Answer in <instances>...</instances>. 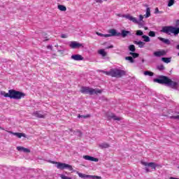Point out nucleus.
Listing matches in <instances>:
<instances>
[{"mask_svg": "<svg viewBox=\"0 0 179 179\" xmlns=\"http://www.w3.org/2000/svg\"><path fill=\"white\" fill-rule=\"evenodd\" d=\"M90 178H92V179H101V176L90 175Z\"/></svg>", "mask_w": 179, "mask_h": 179, "instance_id": "34", "label": "nucleus"}, {"mask_svg": "<svg viewBox=\"0 0 179 179\" xmlns=\"http://www.w3.org/2000/svg\"><path fill=\"white\" fill-rule=\"evenodd\" d=\"M80 92L85 94H90L91 96L93 94H101L103 93V90H101L93 89L89 87H82Z\"/></svg>", "mask_w": 179, "mask_h": 179, "instance_id": "5", "label": "nucleus"}, {"mask_svg": "<svg viewBox=\"0 0 179 179\" xmlns=\"http://www.w3.org/2000/svg\"><path fill=\"white\" fill-rule=\"evenodd\" d=\"M145 171H146L147 173H149V171H150L149 169H148V168H145Z\"/></svg>", "mask_w": 179, "mask_h": 179, "instance_id": "49", "label": "nucleus"}, {"mask_svg": "<svg viewBox=\"0 0 179 179\" xmlns=\"http://www.w3.org/2000/svg\"><path fill=\"white\" fill-rule=\"evenodd\" d=\"M176 50H179V45H176Z\"/></svg>", "mask_w": 179, "mask_h": 179, "instance_id": "50", "label": "nucleus"}, {"mask_svg": "<svg viewBox=\"0 0 179 179\" xmlns=\"http://www.w3.org/2000/svg\"><path fill=\"white\" fill-rule=\"evenodd\" d=\"M99 148H101V149H107L110 148V144L107 143H103L99 145Z\"/></svg>", "mask_w": 179, "mask_h": 179, "instance_id": "22", "label": "nucleus"}, {"mask_svg": "<svg viewBox=\"0 0 179 179\" xmlns=\"http://www.w3.org/2000/svg\"><path fill=\"white\" fill-rule=\"evenodd\" d=\"M57 8L58 10H61L62 12H65L66 10V7L64 5H58Z\"/></svg>", "mask_w": 179, "mask_h": 179, "instance_id": "24", "label": "nucleus"}, {"mask_svg": "<svg viewBox=\"0 0 179 179\" xmlns=\"http://www.w3.org/2000/svg\"><path fill=\"white\" fill-rule=\"evenodd\" d=\"M24 149V148L22 147V146L17 147V150H18L19 152H20L22 150L23 151Z\"/></svg>", "mask_w": 179, "mask_h": 179, "instance_id": "38", "label": "nucleus"}, {"mask_svg": "<svg viewBox=\"0 0 179 179\" xmlns=\"http://www.w3.org/2000/svg\"><path fill=\"white\" fill-rule=\"evenodd\" d=\"M13 134H14L15 136H17V138H22V136L23 138H27V136L24 133H13Z\"/></svg>", "mask_w": 179, "mask_h": 179, "instance_id": "19", "label": "nucleus"}, {"mask_svg": "<svg viewBox=\"0 0 179 179\" xmlns=\"http://www.w3.org/2000/svg\"><path fill=\"white\" fill-rule=\"evenodd\" d=\"M177 24H179V20L176 21Z\"/></svg>", "mask_w": 179, "mask_h": 179, "instance_id": "51", "label": "nucleus"}, {"mask_svg": "<svg viewBox=\"0 0 179 179\" xmlns=\"http://www.w3.org/2000/svg\"><path fill=\"white\" fill-rule=\"evenodd\" d=\"M125 60L126 61H129V62H131V64H134V62H135V60H134V58L131 56L126 57Z\"/></svg>", "mask_w": 179, "mask_h": 179, "instance_id": "26", "label": "nucleus"}, {"mask_svg": "<svg viewBox=\"0 0 179 179\" xmlns=\"http://www.w3.org/2000/svg\"><path fill=\"white\" fill-rule=\"evenodd\" d=\"M108 33L109 34H106L105 35V37L107 38V37H111V36H121V33L117 31V30L114 29H110L108 31Z\"/></svg>", "mask_w": 179, "mask_h": 179, "instance_id": "7", "label": "nucleus"}, {"mask_svg": "<svg viewBox=\"0 0 179 179\" xmlns=\"http://www.w3.org/2000/svg\"><path fill=\"white\" fill-rule=\"evenodd\" d=\"M47 48L50 50H51L52 48V47L51 45H48Z\"/></svg>", "mask_w": 179, "mask_h": 179, "instance_id": "47", "label": "nucleus"}, {"mask_svg": "<svg viewBox=\"0 0 179 179\" xmlns=\"http://www.w3.org/2000/svg\"><path fill=\"white\" fill-rule=\"evenodd\" d=\"M178 114H179V113H178Z\"/></svg>", "mask_w": 179, "mask_h": 179, "instance_id": "57", "label": "nucleus"}, {"mask_svg": "<svg viewBox=\"0 0 179 179\" xmlns=\"http://www.w3.org/2000/svg\"><path fill=\"white\" fill-rule=\"evenodd\" d=\"M120 36H122L123 38H125L127 36H131V31L122 29L120 33Z\"/></svg>", "mask_w": 179, "mask_h": 179, "instance_id": "16", "label": "nucleus"}, {"mask_svg": "<svg viewBox=\"0 0 179 179\" xmlns=\"http://www.w3.org/2000/svg\"><path fill=\"white\" fill-rule=\"evenodd\" d=\"M101 73H105L107 76H111V78H116L117 79L122 78L127 75V72L124 70L119 69H112L109 71H104V70H99Z\"/></svg>", "mask_w": 179, "mask_h": 179, "instance_id": "3", "label": "nucleus"}, {"mask_svg": "<svg viewBox=\"0 0 179 179\" xmlns=\"http://www.w3.org/2000/svg\"><path fill=\"white\" fill-rule=\"evenodd\" d=\"M163 13L162 11L159 10V8H155V13Z\"/></svg>", "mask_w": 179, "mask_h": 179, "instance_id": "41", "label": "nucleus"}, {"mask_svg": "<svg viewBox=\"0 0 179 179\" xmlns=\"http://www.w3.org/2000/svg\"><path fill=\"white\" fill-rule=\"evenodd\" d=\"M71 59H73L74 61H83L85 59L80 55H73L71 56Z\"/></svg>", "mask_w": 179, "mask_h": 179, "instance_id": "15", "label": "nucleus"}, {"mask_svg": "<svg viewBox=\"0 0 179 179\" xmlns=\"http://www.w3.org/2000/svg\"><path fill=\"white\" fill-rule=\"evenodd\" d=\"M171 118H172L173 120H179V115L171 116Z\"/></svg>", "mask_w": 179, "mask_h": 179, "instance_id": "42", "label": "nucleus"}, {"mask_svg": "<svg viewBox=\"0 0 179 179\" xmlns=\"http://www.w3.org/2000/svg\"><path fill=\"white\" fill-rule=\"evenodd\" d=\"M145 30H147V29H148V28H147V27H145Z\"/></svg>", "mask_w": 179, "mask_h": 179, "instance_id": "54", "label": "nucleus"}, {"mask_svg": "<svg viewBox=\"0 0 179 179\" xmlns=\"http://www.w3.org/2000/svg\"><path fill=\"white\" fill-rule=\"evenodd\" d=\"M96 3H103V0H96Z\"/></svg>", "mask_w": 179, "mask_h": 179, "instance_id": "45", "label": "nucleus"}, {"mask_svg": "<svg viewBox=\"0 0 179 179\" xmlns=\"http://www.w3.org/2000/svg\"><path fill=\"white\" fill-rule=\"evenodd\" d=\"M134 43L138 45L139 48H143V47H145V43L141 41H134Z\"/></svg>", "mask_w": 179, "mask_h": 179, "instance_id": "17", "label": "nucleus"}, {"mask_svg": "<svg viewBox=\"0 0 179 179\" xmlns=\"http://www.w3.org/2000/svg\"><path fill=\"white\" fill-rule=\"evenodd\" d=\"M166 54H167V52H166V50H162L154 52L153 55L154 57H164V55H166Z\"/></svg>", "mask_w": 179, "mask_h": 179, "instance_id": "11", "label": "nucleus"}, {"mask_svg": "<svg viewBox=\"0 0 179 179\" xmlns=\"http://www.w3.org/2000/svg\"><path fill=\"white\" fill-rule=\"evenodd\" d=\"M161 59L165 64H170L171 62V57H162Z\"/></svg>", "mask_w": 179, "mask_h": 179, "instance_id": "21", "label": "nucleus"}, {"mask_svg": "<svg viewBox=\"0 0 179 179\" xmlns=\"http://www.w3.org/2000/svg\"><path fill=\"white\" fill-rule=\"evenodd\" d=\"M162 33H165V34H174V36H178L179 34V27H176L173 26H165L161 29Z\"/></svg>", "mask_w": 179, "mask_h": 179, "instance_id": "4", "label": "nucleus"}, {"mask_svg": "<svg viewBox=\"0 0 179 179\" xmlns=\"http://www.w3.org/2000/svg\"><path fill=\"white\" fill-rule=\"evenodd\" d=\"M178 56L179 57V52L178 53Z\"/></svg>", "mask_w": 179, "mask_h": 179, "instance_id": "55", "label": "nucleus"}, {"mask_svg": "<svg viewBox=\"0 0 179 179\" xmlns=\"http://www.w3.org/2000/svg\"><path fill=\"white\" fill-rule=\"evenodd\" d=\"M78 175L80 178H90V175H86L82 173H78Z\"/></svg>", "mask_w": 179, "mask_h": 179, "instance_id": "23", "label": "nucleus"}, {"mask_svg": "<svg viewBox=\"0 0 179 179\" xmlns=\"http://www.w3.org/2000/svg\"><path fill=\"white\" fill-rule=\"evenodd\" d=\"M136 36H143V31L141 30H137L136 32Z\"/></svg>", "mask_w": 179, "mask_h": 179, "instance_id": "35", "label": "nucleus"}, {"mask_svg": "<svg viewBox=\"0 0 179 179\" xmlns=\"http://www.w3.org/2000/svg\"><path fill=\"white\" fill-rule=\"evenodd\" d=\"M174 5V0H169L168 3V6H173Z\"/></svg>", "mask_w": 179, "mask_h": 179, "instance_id": "36", "label": "nucleus"}, {"mask_svg": "<svg viewBox=\"0 0 179 179\" xmlns=\"http://www.w3.org/2000/svg\"><path fill=\"white\" fill-rule=\"evenodd\" d=\"M23 152H24V153H30V150L24 148Z\"/></svg>", "mask_w": 179, "mask_h": 179, "instance_id": "40", "label": "nucleus"}, {"mask_svg": "<svg viewBox=\"0 0 179 179\" xmlns=\"http://www.w3.org/2000/svg\"><path fill=\"white\" fill-rule=\"evenodd\" d=\"M154 82H157V83H159L160 85H167V86H169L171 89H177L178 85V83L171 80V79L165 76H161L159 78L154 79Z\"/></svg>", "mask_w": 179, "mask_h": 179, "instance_id": "2", "label": "nucleus"}, {"mask_svg": "<svg viewBox=\"0 0 179 179\" xmlns=\"http://www.w3.org/2000/svg\"><path fill=\"white\" fill-rule=\"evenodd\" d=\"M158 39H159L160 41H162V43H164V44L170 45V40L162 37H158Z\"/></svg>", "mask_w": 179, "mask_h": 179, "instance_id": "20", "label": "nucleus"}, {"mask_svg": "<svg viewBox=\"0 0 179 179\" xmlns=\"http://www.w3.org/2000/svg\"><path fill=\"white\" fill-rule=\"evenodd\" d=\"M97 36H99L100 37H106V34H103L100 32H96Z\"/></svg>", "mask_w": 179, "mask_h": 179, "instance_id": "39", "label": "nucleus"}, {"mask_svg": "<svg viewBox=\"0 0 179 179\" xmlns=\"http://www.w3.org/2000/svg\"><path fill=\"white\" fill-rule=\"evenodd\" d=\"M98 54H99V55H101V57H107V52H106V50H104V49L99 50Z\"/></svg>", "mask_w": 179, "mask_h": 179, "instance_id": "18", "label": "nucleus"}, {"mask_svg": "<svg viewBox=\"0 0 179 179\" xmlns=\"http://www.w3.org/2000/svg\"><path fill=\"white\" fill-rule=\"evenodd\" d=\"M103 1H107V0H103Z\"/></svg>", "mask_w": 179, "mask_h": 179, "instance_id": "56", "label": "nucleus"}, {"mask_svg": "<svg viewBox=\"0 0 179 179\" xmlns=\"http://www.w3.org/2000/svg\"><path fill=\"white\" fill-rule=\"evenodd\" d=\"M141 164H143V166H148V167H151V169H152V170H156V168L157 167V165L155 163V162H145L143 161H141Z\"/></svg>", "mask_w": 179, "mask_h": 179, "instance_id": "8", "label": "nucleus"}, {"mask_svg": "<svg viewBox=\"0 0 179 179\" xmlns=\"http://www.w3.org/2000/svg\"><path fill=\"white\" fill-rule=\"evenodd\" d=\"M68 37V36L65 35V34H62L61 35V38H66Z\"/></svg>", "mask_w": 179, "mask_h": 179, "instance_id": "44", "label": "nucleus"}, {"mask_svg": "<svg viewBox=\"0 0 179 179\" xmlns=\"http://www.w3.org/2000/svg\"><path fill=\"white\" fill-rule=\"evenodd\" d=\"M108 120H114L115 121H121V117H118L114 113H108Z\"/></svg>", "mask_w": 179, "mask_h": 179, "instance_id": "12", "label": "nucleus"}, {"mask_svg": "<svg viewBox=\"0 0 179 179\" xmlns=\"http://www.w3.org/2000/svg\"><path fill=\"white\" fill-rule=\"evenodd\" d=\"M139 19H140V22H142V20H143V15H139Z\"/></svg>", "mask_w": 179, "mask_h": 179, "instance_id": "43", "label": "nucleus"}, {"mask_svg": "<svg viewBox=\"0 0 179 179\" xmlns=\"http://www.w3.org/2000/svg\"><path fill=\"white\" fill-rule=\"evenodd\" d=\"M69 47L70 48H73V50H75L76 48H80V47H83V45L76 41H71L69 44Z\"/></svg>", "mask_w": 179, "mask_h": 179, "instance_id": "9", "label": "nucleus"}, {"mask_svg": "<svg viewBox=\"0 0 179 179\" xmlns=\"http://www.w3.org/2000/svg\"><path fill=\"white\" fill-rule=\"evenodd\" d=\"M32 115L36 117V118H45L46 115H43L40 110H36L32 113Z\"/></svg>", "mask_w": 179, "mask_h": 179, "instance_id": "13", "label": "nucleus"}, {"mask_svg": "<svg viewBox=\"0 0 179 179\" xmlns=\"http://www.w3.org/2000/svg\"><path fill=\"white\" fill-rule=\"evenodd\" d=\"M78 118H90V115H78Z\"/></svg>", "mask_w": 179, "mask_h": 179, "instance_id": "33", "label": "nucleus"}, {"mask_svg": "<svg viewBox=\"0 0 179 179\" xmlns=\"http://www.w3.org/2000/svg\"><path fill=\"white\" fill-rule=\"evenodd\" d=\"M49 163L56 164L57 169H59V170H64V169H68L70 170V171L73 170L72 166L65 163L57 162L55 161H49Z\"/></svg>", "mask_w": 179, "mask_h": 179, "instance_id": "6", "label": "nucleus"}, {"mask_svg": "<svg viewBox=\"0 0 179 179\" xmlns=\"http://www.w3.org/2000/svg\"><path fill=\"white\" fill-rule=\"evenodd\" d=\"M169 179H179V178H174V177H170Z\"/></svg>", "mask_w": 179, "mask_h": 179, "instance_id": "48", "label": "nucleus"}, {"mask_svg": "<svg viewBox=\"0 0 179 179\" xmlns=\"http://www.w3.org/2000/svg\"><path fill=\"white\" fill-rule=\"evenodd\" d=\"M144 75L148 76H153L154 73L152 71H147L144 72Z\"/></svg>", "mask_w": 179, "mask_h": 179, "instance_id": "31", "label": "nucleus"}, {"mask_svg": "<svg viewBox=\"0 0 179 179\" xmlns=\"http://www.w3.org/2000/svg\"><path fill=\"white\" fill-rule=\"evenodd\" d=\"M142 38L144 39V41L145 43H149V41H150V38H149V36H146V35H143L142 36Z\"/></svg>", "mask_w": 179, "mask_h": 179, "instance_id": "28", "label": "nucleus"}, {"mask_svg": "<svg viewBox=\"0 0 179 179\" xmlns=\"http://www.w3.org/2000/svg\"><path fill=\"white\" fill-rule=\"evenodd\" d=\"M109 48H114V45H111L110 46L106 47V50H109Z\"/></svg>", "mask_w": 179, "mask_h": 179, "instance_id": "46", "label": "nucleus"}, {"mask_svg": "<svg viewBox=\"0 0 179 179\" xmlns=\"http://www.w3.org/2000/svg\"><path fill=\"white\" fill-rule=\"evenodd\" d=\"M150 37H156V33L153 31H150L148 34Z\"/></svg>", "mask_w": 179, "mask_h": 179, "instance_id": "32", "label": "nucleus"}, {"mask_svg": "<svg viewBox=\"0 0 179 179\" xmlns=\"http://www.w3.org/2000/svg\"><path fill=\"white\" fill-rule=\"evenodd\" d=\"M123 17H125V19H128L131 22H133V23H136V24H138L139 23V21L136 19L135 17H132L131 15L127 14L125 15H123Z\"/></svg>", "mask_w": 179, "mask_h": 179, "instance_id": "10", "label": "nucleus"}, {"mask_svg": "<svg viewBox=\"0 0 179 179\" xmlns=\"http://www.w3.org/2000/svg\"><path fill=\"white\" fill-rule=\"evenodd\" d=\"M157 69H158V71H164V69H166V68L164 67V65L163 64H160L157 66Z\"/></svg>", "mask_w": 179, "mask_h": 179, "instance_id": "29", "label": "nucleus"}, {"mask_svg": "<svg viewBox=\"0 0 179 179\" xmlns=\"http://www.w3.org/2000/svg\"><path fill=\"white\" fill-rule=\"evenodd\" d=\"M144 17L146 18L150 17V8L148 7L146 8V13L144 15Z\"/></svg>", "mask_w": 179, "mask_h": 179, "instance_id": "25", "label": "nucleus"}, {"mask_svg": "<svg viewBox=\"0 0 179 179\" xmlns=\"http://www.w3.org/2000/svg\"><path fill=\"white\" fill-rule=\"evenodd\" d=\"M1 96L4 97H9L10 99H13L14 100H21V99H24L26 94L20 91H16L15 90H9L8 93L5 91L1 92Z\"/></svg>", "mask_w": 179, "mask_h": 179, "instance_id": "1", "label": "nucleus"}, {"mask_svg": "<svg viewBox=\"0 0 179 179\" xmlns=\"http://www.w3.org/2000/svg\"><path fill=\"white\" fill-rule=\"evenodd\" d=\"M83 158L85 159V160H88L89 162H99V159L95 158L94 157L89 156V155H84Z\"/></svg>", "mask_w": 179, "mask_h": 179, "instance_id": "14", "label": "nucleus"}, {"mask_svg": "<svg viewBox=\"0 0 179 179\" xmlns=\"http://www.w3.org/2000/svg\"><path fill=\"white\" fill-rule=\"evenodd\" d=\"M129 51H131V52H135V51H136V48H135V45H130L129 46Z\"/></svg>", "mask_w": 179, "mask_h": 179, "instance_id": "27", "label": "nucleus"}, {"mask_svg": "<svg viewBox=\"0 0 179 179\" xmlns=\"http://www.w3.org/2000/svg\"><path fill=\"white\" fill-rule=\"evenodd\" d=\"M142 62H145V60H144V59H143V60H142Z\"/></svg>", "mask_w": 179, "mask_h": 179, "instance_id": "52", "label": "nucleus"}, {"mask_svg": "<svg viewBox=\"0 0 179 179\" xmlns=\"http://www.w3.org/2000/svg\"><path fill=\"white\" fill-rule=\"evenodd\" d=\"M60 178H61L62 179H72V178L68 177V176H65V175H61V176H60Z\"/></svg>", "mask_w": 179, "mask_h": 179, "instance_id": "37", "label": "nucleus"}, {"mask_svg": "<svg viewBox=\"0 0 179 179\" xmlns=\"http://www.w3.org/2000/svg\"><path fill=\"white\" fill-rule=\"evenodd\" d=\"M130 55H131V57H133V58H138V57H139V54L138 53H135L134 52H131L129 53Z\"/></svg>", "mask_w": 179, "mask_h": 179, "instance_id": "30", "label": "nucleus"}, {"mask_svg": "<svg viewBox=\"0 0 179 179\" xmlns=\"http://www.w3.org/2000/svg\"><path fill=\"white\" fill-rule=\"evenodd\" d=\"M0 129H3V128H2V127H0Z\"/></svg>", "mask_w": 179, "mask_h": 179, "instance_id": "53", "label": "nucleus"}]
</instances>
